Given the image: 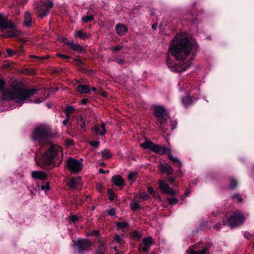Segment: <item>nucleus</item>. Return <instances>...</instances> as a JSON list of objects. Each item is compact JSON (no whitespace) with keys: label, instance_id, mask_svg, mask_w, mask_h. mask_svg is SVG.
<instances>
[{"label":"nucleus","instance_id":"1","mask_svg":"<svg viewBox=\"0 0 254 254\" xmlns=\"http://www.w3.org/2000/svg\"><path fill=\"white\" fill-rule=\"evenodd\" d=\"M198 48L196 43L190 42L185 36L177 35L170 46L169 52L177 60L184 62L189 55H195Z\"/></svg>","mask_w":254,"mask_h":254},{"label":"nucleus","instance_id":"2","mask_svg":"<svg viewBox=\"0 0 254 254\" xmlns=\"http://www.w3.org/2000/svg\"><path fill=\"white\" fill-rule=\"evenodd\" d=\"M36 91V89L14 88L5 90L2 93V98L22 104L27 99L35 95Z\"/></svg>","mask_w":254,"mask_h":254},{"label":"nucleus","instance_id":"3","mask_svg":"<svg viewBox=\"0 0 254 254\" xmlns=\"http://www.w3.org/2000/svg\"><path fill=\"white\" fill-rule=\"evenodd\" d=\"M62 148L57 145H52L37 162V164L44 167L42 165L50 166L53 165L56 160H59V155L62 154Z\"/></svg>","mask_w":254,"mask_h":254},{"label":"nucleus","instance_id":"4","mask_svg":"<svg viewBox=\"0 0 254 254\" xmlns=\"http://www.w3.org/2000/svg\"><path fill=\"white\" fill-rule=\"evenodd\" d=\"M53 136L51 127L47 125L42 124L35 127L32 138L40 143H45L49 142Z\"/></svg>","mask_w":254,"mask_h":254},{"label":"nucleus","instance_id":"5","mask_svg":"<svg viewBox=\"0 0 254 254\" xmlns=\"http://www.w3.org/2000/svg\"><path fill=\"white\" fill-rule=\"evenodd\" d=\"M0 29L3 30L6 29H10V31H7L3 34V36L5 38L14 37L17 36L15 33L17 31L16 26L11 20H7L6 17L0 14Z\"/></svg>","mask_w":254,"mask_h":254},{"label":"nucleus","instance_id":"6","mask_svg":"<svg viewBox=\"0 0 254 254\" xmlns=\"http://www.w3.org/2000/svg\"><path fill=\"white\" fill-rule=\"evenodd\" d=\"M244 221L243 214L240 212L233 213L230 217L223 221L224 225H228L231 228L239 227Z\"/></svg>","mask_w":254,"mask_h":254},{"label":"nucleus","instance_id":"7","mask_svg":"<svg viewBox=\"0 0 254 254\" xmlns=\"http://www.w3.org/2000/svg\"><path fill=\"white\" fill-rule=\"evenodd\" d=\"M140 146L144 149H148L153 152L159 153L161 155L164 154L166 150V147L160 146L150 140L145 141L140 144Z\"/></svg>","mask_w":254,"mask_h":254},{"label":"nucleus","instance_id":"8","mask_svg":"<svg viewBox=\"0 0 254 254\" xmlns=\"http://www.w3.org/2000/svg\"><path fill=\"white\" fill-rule=\"evenodd\" d=\"M66 165L69 171L73 174L78 173L82 168L81 163L73 158H69L66 160Z\"/></svg>","mask_w":254,"mask_h":254},{"label":"nucleus","instance_id":"9","mask_svg":"<svg viewBox=\"0 0 254 254\" xmlns=\"http://www.w3.org/2000/svg\"><path fill=\"white\" fill-rule=\"evenodd\" d=\"M79 254L85 251H89L93 246V243L88 239L78 240L75 244Z\"/></svg>","mask_w":254,"mask_h":254},{"label":"nucleus","instance_id":"10","mask_svg":"<svg viewBox=\"0 0 254 254\" xmlns=\"http://www.w3.org/2000/svg\"><path fill=\"white\" fill-rule=\"evenodd\" d=\"M186 254H209L208 248L201 244L190 246L186 251Z\"/></svg>","mask_w":254,"mask_h":254},{"label":"nucleus","instance_id":"11","mask_svg":"<svg viewBox=\"0 0 254 254\" xmlns=\"http://www.w3.org/2000/svg\"><path fill=\"white\" fill-rule=\"evenodd\" d=\"M53 6V3L51 1L48 0L43 3L41 5L38 6V16L42 18L47 15L49 9Z\"/></svg>","mask_w":254,"mask_h":254},{"label":"nucleus","instance_id":"12","mask_svg":"<svg viewBox=\"0 0 254 254\" xmlns=\"http://www.w3.org/2000/svg\"><path fill=\"white\" fill-rule=\"evenodd\" d=\"M158 182L162 193L169 194L172 196L178 194L177 191L172 190L168 184H165L162 180H159Z\"/></svg>","mask_w":254,"mask_h":254},{"label":"nucleus","instance_id":"13","mask_svg":"<svg viewBox=\"0 0 254 254\" xmlns=\"http://www.w3.org/2000/svg\"><path fill=\"white\" fill-rule=\"evenodd\" d=\"M168 119L169 118L168 117L166 118L157 121V124L159 123L160 129L164 132H165L170 128L171 130H173L175 128V127L173 125L168 124Z\"/></svg>","mask_w":254,"mask_h":254},{"label":"nucleus","instance_id":"14","mask_svg":"<svg viewBox=\"0 0 254 254\" xmlns=\"http://www.w3.org/2000/svg\"><path fill=\"white\" fill-rule=\"evenodd\" d=\"M154 114L158 118V120L168 117V114L166 110L161 106L154 107Z\"/></svg>","mask_w":254,"mask_h":254},{"label":"nucleus","instance_id":"15","mask_svg":"<svg viewBox=\"0 0 254 254\" xmlns=\"http://www.w3.org/2000/svg\"><path fill=\"white\" fill-rule=\"evenodd\" d=\"M158 168L161 173L166 174L167 175L171 174L174 171L173 169L170 165L164 164L162 163H159Z\"/></svg>","mask_w":254,"mask_h":254},{"label":"nucleus","instance_id":"16","mask_svg":"<svg viewBox=\"0 0 254 254\" xmlns=\"http://www.w3.org/2000/svg\"><path fill=\"white\" fill-rule=\"evenodd\" d=\"M166 150L165 154L168 155V158L172 161V162L176 166V167H181L182 163L179 159L173 156V155L171 153V151L170 149L166 147Z\"/></svg>","mask_w":254,"mask_h":254},{"label":"nucleus","instance_id":"17","mask_svg":"<svg viewBox=\"0 0 254 254\" xmlns=\"http://www.w3.org/2000/svg\"><path fill=\"white\" fill-rule=\"evenodd\" d=\"M115 29L117 33L120 36L125 35L128 30L126 25L121 23L117 24Z\"/></svg>","mask_w":254,"mask_h":254},{"label":"nucleus","instance_id":"18","mask_svg":"<svg viewBox=\"0 0 254 254\" xmlns=\"http://www.w3.org/2000/svg\"><path fill=\"white\" fill-rule=\"evenodd\" d=\"M32 177L40 180H44L47 177V175L42 171H34L31 173Z\"/></svg>","mask_w":254,"mask_h":254},{"label":"nucleus","instance_id":"19","mask_svg":"<svg viewBox=\"0 0 254 254\" xmlns=\"http://www.w3.org/2000/svg\"><path fill=\"white\" fill-rule=\"evenodd\" d=\"M81 179L80 177L72 178L67 183L68 187L72 189H76L77 186L81 185Z\"/></svg>","mask_w":254,"mask_h":254},{"label":"nucleus","instance_id":"20","mask_svg":"<svg viewBox=\"0 0 254 254\" xmlns=\"http://www.w3.org/2000/svg\"><path fill=\"white\" fill-rule=\"evenodd\" d=\"M92 130L96 133L98 134L101 136H103L106 130L105 127V125L103 123H101L100 127L99 126H94L92 128Z\"/></svg>","mask_w":254,"mask_h":254},{"label":"nucleus","instance_id":"21","mask_svg":"<svg viewBox=\"0 0 254 254\" xmlns=\"http://www.w3.org/2000/svg\"><path fill=\"white\" fill-rule=\"evenodd\" d=\"M113 183L118 187H123L125 185L124 180L120 175L114 176L112 178Z\"/></svg>","mask_w":254,"mask_h":254},{"label":"nucleus","instance_id":"22","mask_svg":"<svg viewBox=\"0 0 254 254\" xmlns=\"http://www.w3.org/2000/svg\"><path fill=\"white\" fill-rule=\"evenodd\" d=\"M129 224L127 222H118L116 223V226L118 230L126 232L128 230Z\"/></svg>","mask_w":254,"mask_h":254},{"label":"nucleus","instance_id":"23","mask_svg":"<svg viewBox=\"0 0 254 254\" xmlns=\"http://www.w3.org/2000/svg\"><path fill=\"white\" fill-rule=\"evenodd\" d=\"M78 129L81 131H85L86 125L85 120L82 117H79L77 120Z\"/></svg>","mask_w":254,"mask_h":254},{"label":"nucleus","instance_id":"24","mask_svg":"<svg viewBox=\"0 0 254 254\" xmlns=\"http://www.w3.org/2000/svg\"><path fill=\"white\" fill-rule=\"evenodd\" d=\"M76 91L80 93H88L90 92V89L87 85H79L76 87Z\"/></svg>","mask_w":254,"mask_h":254},{"label":"nucleus","instance_id":"25","mask_svg":"<svg viewBox=\"0 0 254 254\" xmlns=\"http://www.w3.org/2000/svg\"><path fill=\"white\" fill-rule=\"evenodd\" d=\"M68 44L70 45L71 49L75 52L82 53L84 51V48L78 44L69 43Z\"/></svg>","mask_w":254,"mask_h":254},{"label":"nucleus","instance_id":"26","mask_svg":"<svg viewBox=\"0 0 254 254\" xmlns=\"http://www.w3.org/2000/svg\"><path fill=\"white\" fill-rule=\"evenodd\" d=\"M31 21L32 18L31 14L29 12H26L24 14V25L29 27L31 24Z\"/></svg>","mask_w":254,"mask_h":254},{"label":"nucleus","instance_id":"27","mask_svg":"<svg viewBox=\"0 0 254 254\" xmlns=\"http://www.w3.org/2000/svg\"><path fill=\"white\" fill-rule=\"evenodd\" d=\"M153 243L152 237H144L142 239V244L144 246L150 248Z\"/></svg>","mask_w":254,"mask_h":254},{"label":"nucleus","instance_id":"28","mask_svg":"<svg viewBox=\"0 0 254 254\" xmlns=\"http://www.w3.org/2000/svg\"><path fill=\"white\" fill-rule=\"evenodd\" d=\"M75 35L77 36L79 38L83 40L88 39L91 36L90 34L85 33L82 30L78 31L75 34Z\"/></svg>","mask_w":254,"mask_h":254},{"label":"nucleus","instance_id":"29","mask_svg":"<svg viewBox=\"0 0 254 254\" xmlns=\"http://www.w3.org/2000/svg\"><path fill=\"white\" fill-rule=\"evenodd\" d=\"M192 99L190 95H187L182 99L183 104L185 106H188L192 103Z\"/></svg>","mask_w":254,"mask_h":254},{"label":"nucleus","instance_id":"30","mask_svg":"<svg viewBox=\"0 0 254 254\" xmlns=\"http://www.w3.org/2000/svg\"><path fill=\"white\" fill-rule=\"evenodd\" d=\"M136 198L140 199L141 200H147L149 198V196L145 192L140 193L135 195Z\"/></svg>","mask_w":254,"mask_h":254},{"label":"nucleus","instance_id":"31","mask_svg":"<svg viewBox=\"0 0 254 254\" xmlns=\"http://www.w3.org/2000/svg\"><path fill=\"white\" fill-rule=\"evenodd\" d=\"M100 153L103 157L107 159L111 158L112 156L111 152L109 150H104L101 151Z\"/></svg>","mask_w":254,"mask_h":254},{"label":"nucleus","instance_id":"32","mask_svg":"<svg viewBox=\"0 0 254 254\" xmlns=\"http://www.w3.org/2000/svg\"><path fill=\"white\" fill-rule=\"evenodd\" d=\"M75 110V108L72 106H68L66 107L64 110L65 115L69 117V114H71Z\"/></svg>","mask_w":254,"mask_h":254},{"label":"nucleus","instance_id":"33","mask_svg":"<svg viewBox=\"0 0 254 254\" xmlns=\"http://www.w3.org/2000/svg\"><path fill=\"white\" fill-rule=\"evenodd\" d=\"M230 184L229 185V188L231 190H233L237 187V185H238L237 181L235 179H234L233 178H231L230 180Z\"/></svg>","mask_w":254,"mask_h":254},{"label":"nucleus","instance_id":"34","mask_svg":"<svg viewBox=\"0 0 254 254\" xmlns=\"http://www.w3.org/2000/svg\"><path fill=\"white\" fill-rule=\"evenodd\" d=\"M129 206L132 210H136L140 207V205L136 202H131Z\"/></svg>","mask_w":254,"mask_h":254},{"label":"nucleus","instance_id":"35","mask_svg":"<svg viewBox=\"0 0 254 254\" xmlns=\"http://www.w3.org/2000/svg\"><path fill=\"white\" fill-rule=\"evenodd\" d=\"M94 18L92 15L85 16L82 18V21L85 23L93 20Z\"/></svg>","mask_w":254,"mask_h":254},{"label":"nucleus","instance_id":"36","mask_svg":"<svg viewBox=\"0 0 254 254\" xmlns=\"http://www.w3.org/2000/svg\"><path fill=\"white\" fill-rule=\"evenodd\" d=\"M108 194H109V198L110 200L112 201L114 200L115 194L112 189H109L108 190Z\"/></svg>","mask_w":254,"mask_h":254},{"label":"nucleus","instance_id":"37","mask_svg":"<svg viewBox=\"0 0 254 254\" xmlns=\"http://www.w3.org/2000/svg\"><path fill=\"white\" fill-rule=\"evenodd\" d=\"M167 200L169 202V203L171 205H175L178 202V198L175 197L169 198L167 199Z\"/></svg>","mask_w":254,"mask_h":254},{"label":"nucleus","instance_id":"38","mask_svg":"<svg viewBox=\"0 0 254 254\" xmlns=\"http://www.w3.org/2000/svg\"><path fill=\"white\" fill-rule=\"evenodd\" d=\"M138 250L139 251H142L144 253H146L149 251V248L141 244L138 247Z\"/></svg>","mask_w":254,"mask_h":254},{"label":"nucleus","instance_id":"39","mask_svg":"<svg viewBox=\"0 0 254 254\" xmlns=\"http://www.w3.org/2000/svg\"><path fill=\"white\" fill-rule=\"evenodd\" d=\"M137 173L136 172H131L127 176V178L129 181H134Z\"/></svg>","mask_w":254,"mask_h":254},{"label":"nucleus","instance_id":"40","mask_svg":"<svg viewBox=\"0 0 254 254\" xmlns=\"http://www.w3.org/2000/svg\"><path fill=\"white\" fill-rule=\"evenodd\" d=\"M99 231L97 230H94L92 232L87 233L86 235L87 236H98L99 235Z\"/></svg>","mask_w":254,"mask_h":254},{"label":"nucleus","instance_id":"41","mask_svg":"<svg viewBox=\"0 0 254 254\" xmlns=\"http://www.w3.org/2000/svg\"><path fill=\"white\" fill-rule=\"evenodd\" d=\"M123 47L122 46H112L110 47V49L112 50L113 52L119 51L121 49H122Z\"/></svg>","mask_w":254,"mask_h":254},{"label":"nucleus","instance_id":"42","mask_svg":"<svg viewBox=\"0 0 254 254\" xmlns=\"http://www.w3.org/2000/svg\"><path fill=\"white\" fill-rule=\"evenodd\" d=\"M132 237L134 238L139 239L141 237L140 234L136 231H133L131 233Z\"/></svg>","mask_w":254,"mask_h":254},{"label":"nucleus","instance_id":"43","mask_svg":"<svg viewBox=\"0 0 254 254\" xmlns=\"http://www.w3.org/2000/svg\"><path fill=\"white\" fill-rule=\"evenodd\" d=\"M106 249V244L104 242H102L100 243V245L99 247L98 250H100L102 252H103Z\"/></svg>","mask_w":254,"mask_h":254},{"label":"nucleus","instance_id":"44","mask_svg":"<svg viewBox=\"0 0 254 254\" xmlns=\"http://www.w3.org/2000/svg\"><path fill=\"white\" fill-rule=\"evenodd\" d=\"M40 188L41 190L47 191L50 190V186L49 183H47L45 185H42L40 186Z\"/></svg>","mask_w":254,"mask_h":254},{"label":"nucleus","instance_id":"45","mask_svg":"<svg viewBox=\"0 0 254 254\" xmlns=\"http://www.w3.org/2000/svg\"><path fill=\"white\" fill-rule=\"evenodd\" d=\"M69 219L70 221L73 222L78 221V217L76 215H70Z\"/></svg>","mask_w":254,"mask_h":254},{"label":"nucleus","instance_id":"46","mask_svg":"<svg viewBox=\"0 0 254 254\" xmlns=\"http://www.w3.org/2000/svg\"><path fill=\"white\" fill-rule=\"evenodd\" d=\"M114 240L118 243H121L122 241V239L119 235L117 234L114 237Z\"/></svg>","mask_w":254,"mask_h":254},{"label":"nucleus","instance_id":"47","mask_svg":"<svg viewBox=\"0 0 254 254\" xmlns=\"http://www.w3.org/2000/svg\"><path fill=\"white\" fill-rule=\"evenodd\" d=\"M56 56L58 57H60V58H61L63 59H66V60L69 59L70 58V56H69L63 55L61 54H57Z\"/></svg>","mask_w":254,"mask_h":254},{"label":"nucleus","instance_id":"48","mask_svg":"<svg viewBox=\"0 0 254 254\" xmlns=\"http://www.w3.org/2000/svg\"><path fill=\"white\" fill-rule=\"evenodd\" d=\"M108 214L111 216H115L116 214L115 209L111 208L108 210Z\"/></svg>","mask_w":254,"mask_h":254},{"label":"nucleus","instance_id":"49","mask_svg":"<svg viewBox=\"0 0 254 254\" xmlns=\"http://www.w3.org/2000/svg\"><path fill=\"white\" fill-rule=\"evenodd\" d=\"M90 144L95 147H98L99 145V142L97 141H94L90 142Z\"/></svg>","mask_w":254,"mask_h":254},{"label":"nucleus","instance_id":"50","mask_svg":"<svg viewBox=\"0 0 254 254\" xmlns=\"http://www.w3.org/2000/svg\"><path fill=\"white\" fill-rule=\"evenodd\" d=\"M232 197L233 198H237L239 202L242 201V197L238 194L234 195Z\"/></svg>","mask_w":254,"mask_h":254},{"label":"nucleus","instance_id":"51","mask_svg":"<svg viewBox=\"0 0 254 254\" xmlns=\"http://www.w3.org/2000/svg\"><path fill=\"white\" fill-rule=\"evenodd\" d=\"M147 191L149 193L151 194H154L155 193L154 189L152 187H148Z\"/></svg>","mask_w":254,"mask_h":254},{"label":"nucleus","instance_id":"52","mask_svg":"<svg viewBox=\"0 0 254 254\" xmlns=\"http://www.w3.org/2000/svg\"><path fill=\"white\" fill-rule=\"evenodd\" d=\"M6 51L8 55L9 56H11L14 54V52L10 49H7L6 50Z\"/></svg>","mask_w":254,"mask_h":254},{"label":"nucleus","instance_id":"53","mask_svg":"<svg viewBox=\"0 0 254 254\" xmlns=\"http://www.w3.org/2000/svg\"><path fill=\"white\" fill-rule=\"evenodd\" d=\"M5 86L4 82L1 79H0V90L2 89Z\"/></svg>","mask_w":254,"mask_h":254},{"label":"nucleus","instance_id":"54","mask_svg":"<svg viewBox=\"0 0 254 254\" xmlns=\"http://www.w3.org/2000/svg\"><path fill=\"white\" fill-rule=\"evenodd\" d=\"M175 177H169L167 178V181L170 183H173L175 181Z\"/></svg>","mask_w":254,"mask_h":254},{"label":"nucleus","instance_id":"55","mask_svg":"<svg viewBox=\"0 0 254 254\" xmlns=\"http://www.w3.org/2000/svg\"><path fill=\"white\" fill-rule=\"evenodd\" d=\"M69 119V117L68 116H66V119L63 122V124H64V125L66 126L67 125Z\"/></svg>","mask_w":254,"mask_h":254},{"label":"nucleus","instance_id":"56","mask_svg":"<svg viewBox=\"0 0 254 254\" xmlns=\"http://www.w3.org/2000/svg\"><path fill=\"white\" fill-rule=\"evenodd\" d=\"M43 101H44V99L43 98H40V99H37V100H35L34 101V103H40L42 102Z\"/></svg>","mask_w":254,"mask_h":254},{"label":"nucleus","instance_id":"57","mask_svg":"<svg viewBox=\"0 0 254 254\" xmlns=\"http://www.w3.org/2000/svg\"><path fill=\"white\" fill-rule=\"evenodd\" d=\"M221 227V224L220 223H217L214 226V228L216 230H219Z\"/></svg>","mask_w":254,"mask_h":254},{"label":"nucleus","instance_id":"58","mask_svg":"<svg viewBox=\"0 0 254 254\" xmlns=\"http://www.w3.org/2000/svg\"><path fill=\"white\" fill-rule=\"evenodd\" d=\"M99 172L100 173L104 174V173H109V170H107L106 171H105L103 169L100 168L99 169Z\"/></svg>","mask_w":254,"mask_h":254},{"label":"nucleus","instance_id":"59","mask_svg":"<svg viewBox=\"0 0 254 254\" xmlns=\"http://www.w3.org/2000/svg\"><path fill=\"white\" fill-rule=\"evenodd\" d=\"M88 100L87 99H83L81 100V103L82 104H85L88 102Z\"/></svg>","mask_w":254,"mask_h":254},{"label":"nucleus","instance_id":"60","mask_svg":"<svg viewBox=\"0 0 254 254\" xmlns=\"http://www.w3.org/2000/svg\"><path fill=\"white\" fill-rule=\"evenodd\" d=\"M99 92H101V94L104 96V97H106L107 96V93H106L105 92H104L102 90H101V89H100V90L99 91Z\"/></svg>","mask_w":254,"mask_h":254},{"label":"nucleus","instance_id":"61","mask_svg":"<svg viewBox=\"0 0 254 254\" xmlns=\"http://www.w3.org/2000/svg\"><path fill=\"white\" fill-rule=\"evenodd\" d=\"M49 57V56L47 55L46 56L44 57H39V60H46Z\"/></svg>","mask_w":254,"mask_h":254},{"label":"nucleus","instance_id":"62","mask_svg":"<svg viewBox=\"0 0 254 254\" xmlns=\"http://www.w3.org/2000/svg\"><path fill=\"white\" fill-rule=\"evenodd\" d=\"M117 63L120 64H122L124 63V61L123 60L120 59V60H117Z\"/></svg>","mask_w":254,"mask_h":254},{"label":"nucleus","instance_id":"63","mask_svg":"<svg viewBox=\"0 0 254 254\" xmlns=\"http://www.w3.org/2000/svg\"><path fill=\"white\" fill-rule=\"evenodd\" d=\"M95 254H104V253L100 251V250H97L95 252Z\"/></svg>","mask_w":254,"mask_h":254},{"label":"nucleus","instance_id":"64","mask_svg":"<svg viewBox=\"0 0 254 254\" xmlns=\"http://www.w3.org/2000/svg\"><path fill=\"white\" fill-rule=\"evenodd\" d=\"M186 67H187V66H185V65H184L183 67H181V69H180V70L177 69V70H178V71L179 72H181V71H182L185 70L186 69Z\"/></svg>","mask_w":254,"mask_h":254}]
</instances>
